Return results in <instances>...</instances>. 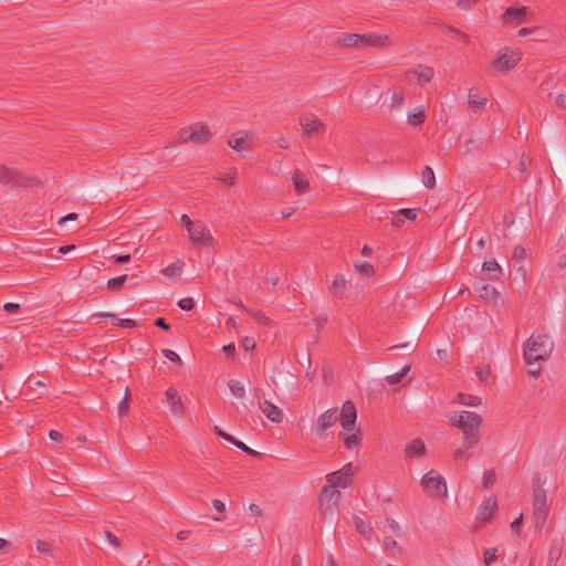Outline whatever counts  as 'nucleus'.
Listing matches in <instances>:
<instances>
[{"instance_id":"nucleus-1","label":"nucleus","mask_w":566,"mask_h":566,"mask_svg":"<svg viewBox=\"0 0 566 566\" xmlns=\"http://www.w3.org/2000/svg\"><path fill=\"white\" fill-rule=\"evenodd\" d=\"M450 421L462 431L463 443L467 449H472L479 443L481 439L479 430L482 424L480 415L472 411H461L460 413H454Z\"/></svg>"},{"instance_id":"nucleus-2","label":"nucleus","mask_w":566,"mask_h":566,"mask_svg":"<svg viewBox=\"0 0 566 566\" xmlns=\"http://www.w3.org/2000/svg\"><path fill=\"white\" fill-rule=\"evenodd\" d=\"M357 411L354 402L347 400L343 403L340 426L343 430L338 437L348 450L356 448L361 441L360 427L356 424Z\"/></svg>"},{"instance_id":"nucleus-3","label":"nucleus","mask_w":566,"mask_h":566,"mask_svg":"<svg viewBox=\"0 0 566 566\" xmlns=\"http://www.w3.org/2000/svg\"><path fill=\"white\" fill-rule=\"evenodd\" d=\"M554 348V343L547 334L533 333L524 344V359L531 365L535 361L546 360Z\"/></svg>"},{"instance_id":"nucleus-4","label":"nucleus","mask_w":566,"mask_h":566,"mask_svg":"<svg viewBox=\"0 0 566 566\" xmlns=\"http://www.w3.org/2000/svg\"><path fill=\"white\" fill-rule=\"evenodd\" d=\"M338 43L344 48L366 49V48H388L391 40L388 35H379L375 33L367 34H343Z\"/></svg>"},{"instance_id":"nucleus-5","label":"nucleus","mask_w":566,"mask_h":566,"mask_svg":"<svg viewBox=\"0 0 566 566\" xmlns=\"http://www.w3.org/2000/svg\"><path fill=\"white\" fill-rule=\"evenodd\" d=\"M176 138L178 143H193L203 145L211 140L212 133L206 124L198 122L188 127L181 128L177 133Z\"/></svg>"},{"instance_id":"nucleus-6","label":"nucleus","mask_w":566,"mask_h":566,"mask_svg":"<svg viewBox=\"0 0 566 566\" xmlns=\"http://www.w3.org/2000/svg\"><path fill=\"white\" fill-rule=\"evenodd\" d=\"M532 509L535 527L543 528L547 521L549 506L546 491L541 485L534 486Z\"/></svg>"},{"instance_id":"nucleus-7","label":"nucleus","mask_w":566,"mask_h":566,"mask_svg":"<svg viewBox=\"0 0 566 566\" xmlns=\"http://www.w3.org/2000/svg\"><path fill=\"white\" fill-rule=\"evenodd\" d=\"M522 60L520 51L503 48L499 51L497 57L492 62V70L494 73L505 74L513 70Z\"/></svg>"},{"instance_id":"nucleus-8","label":"nucleus","mask_w":566,"mask_h":566,"mask_svg":"<svg viewBox=\"0 0 566 566\" xmlns=\"http://www.w3.org/2000/svg\"><path fill=\"white\" fill-rule=\"evenodd\" d=\"M424 492L431 497H447V483L444 478L434 470H430L421 479Z\"/></svg>"},{"instance_id":"nucleus-9","label":"nucleus","mask_w":566,"mask_h":566,"mask_svg":"<svg viewBox=\"0 0 566 566\" xmlns=\"http://www.w3.org/2000/svg\"><path fill=\"white\" fill-rule=\"evenodd\" d=\"M0 184L11 185L12 187H33L39 184L35 178L27 177L14 168L7 167L0 164Z\"/></svg>"},{"instance_id":"nucleus-10","label":"nucleus","mask_w":566,"mask_h":566,"mask_svg":"<svg viewBox=\"0 0 566 566\" xmlns=\"http://www.w3.org/2000/svg\"><path fill=\"white\" fill-rule=\"evenodd\" d=\"M339 496V491L331 484L322 489L319 494V510L323 515L334 514Z\"/></svg>"},{"instance_id":"nucleus-11","label":"nucleus","mask_w":566,"mask_h":566,"mask_svg":"<svg viewBox=\"0 0 566 566\" xmlns=\"http://www.w3.org/2000/svg\"><path fill=\"white\" fill-rule=\"evenodd\" d=\"M343 417V409L338 411L337 408H331L322 413L316 421L315 432L319 438H324L326 431L332 428Z\"/></svg>"},{"instance_id":"nucleus-12","label":"nucleus","mask_w":566,"mask_h":566,"mask_svg":"<svg viewBox=\"0 0 566 566\" xmlns=\"http://www.w3.org/2000/svg\"><path fill=\"white\" fill-rule=\"evenodd\" d=\"M300 125L303 129V134L308 138L323 134L325 130L324 123L313 114H306L301 116Z\"/></svg>"},{"instance_id":"nucleus-13","label":"nucleus","mask_w":566,"mask_h":566,"mask_svg":"<svg viewBox=\"0 0 566 566\" xmlns=\"http://www.w3.org/2000/svg\"><path fill=\"white\" fill-rule=\"evenodd\" d=\"M354 469L352 463L345 464L339 471L326 475L327 482L334 488H346L352 483Z\"/></svg>"},{"instance_id":"nucleus-14","label":"nucleus","mask_w":566,"mask_h":566,"mask_svg":"<svg viewBox=\"0 0 566 566\" xmlns=\"http://www.w3.org/2000/svg\"><path fill=\"white\" fill-rule=\"evenodd\" d=\"M254 397L258 400V406L261 412L272 422L281 423L283 420V412L279 407L266 399H261L260 390H254Z\"/></svg>"},{"instance_id":"nucleus-15","label":"nucleus","mask_w":566,"mask_h":566,"mask_svg":"<svg viewBox=\"0 0 566 566\" xmlns=\"http://www.w3.org/2000/svg\"><path fill=\"white\" fill-rule=\"evenodd\" d=\"M528 9L524 6L509 7L501 15L503 24H522L527 22Z\"/></svg>"},{"instance_id":"nucleus-16","label":"nucleus","mask_w":566,"mask_h":566,"mask_svg":"<svg viewBox=\"0 0 566 566\" xmlns=\"http://www.w3.org/2000/svg\"><path fill=\"white\" fill-rule=\"evenodd\" d=\"M169 410L177 417H182L185 412V405L178 390L174 387H169L165 392Z\"/></svg>"},{"instance_id":"nucleus-17","label":"nucleus","mask_w":566,"mask_h":566,"mask_svg":"<svg viewBox=\"0 0 566 566\" xmlns=\"http://www.w3.org/2000/svg\"><path fill=\"white\" fill-rule=\"evenodd\" d=\"M497 511V500L495 496H490L478 509L476 521L489 522L493 518Z\"/></svg>"},{"instance_id":"nucleus-18","label":"nucleus","mask_w":566,"mask_h":566,"mask_svg":"<svg viewBox=\"0 0 566 566\" xmlns=\"http://www.w3.org/2000/svg\"><path fill=\"white\" fill-rule=\"evenodd\" d=\"M213 431H214L216 434H218L219 437L223 438L224 440L231 442L232 444H234L238 449H240L244 453H247V454H249L251 457H258L259 455V452L252 450L251 448L245 446L243 442H241L240 440L235 439L233 436L224 432L219 427H214Z\"/></svg>"},{"instance_id":"nucleus-19","label":"nucleus","mask_w":566,"mask_h":566,"mask_svg":"<svg viewBox=\"0 0 566 566\" xmlns=\"http://www.w3.org/2000/svg\"><path fill=\"white\" fill-rule=\"evenodd\" d=\"M292 181L296 195H303L310 189V180L301 169H295L292 174Z\"/></svg>"},{"instance_id":"nucleus-20","label":"nucleus","mask_w":566,"mask_h":566,"mask_svg":"<svg viewBox=\"0 0 566 566\" xmlns=\"http://www.w3.org/2000/svg\"><path fill=\"white\" fill-rule=\"evenodd\" d=\"M474 290L479 297L485 302H492L499 297V292L496 289L489 283H476L474 285Z\"/></svg>"},{"instance_id":"nucleus-21","label":"nucleus","mask_w":566,"mask_h":566,"mask_svg":"<svg viewBox=\"0 0 566 566\" xmlns=\"http://www.w3.org/2000/svg\"><path fill=\"white\" fill-rule=\"evenodd\" d=\"M563 546H564L563 538H555L552 541L549 552H548L547 566H557V563L562 557Z\"/></svg>"},{"instance_id":"nucleus-22","label":"nucleus","mask_w":566,"mask_h":566,"mask_svg":"<svg viewBox=\"0 0 566 566\" xmlns=\"http://www.w3.org/2000/svg\"><path fill=\"white\" fill-rule=\"evenodd\" d=\"M187 231L195 243H202L210 238L209 230L201 223H193Z\"/></svg>"},{"instance_id":"nucleus-23","label":"nucleus","mask_w":566,"mask_h":566,"mask_svg":"<svg viewBox=\"0 0 566 566\" xmlns=\"http://www.w3.org/2000/svg\"><path fill=\"white\" fill-rule=\"evenodd\" d=\"M417 218V210L416 209H400L397 212L394 213V217L391 219V224L394 227L400 228L406 220H415Z\"/></svg>"},{"instance_id":"nucleus-24","label":"nucleus","mask_w":566,"mask_h":566,"mask_svg":"<svg viewBox=\"0 0 566 566\" xmlns=\"http://www.w3.org/2000/svg\"><path fill=\"white\" fill-rule=\"evenodd\" d=\"M426 453V446L421 439H415L405 448V455L407 459L415 457H422Z\"/></svg>"},{"instance_id":"nucleus-25","label":"nucleus","mask_w":566,"mask_h":566,"mask_svg":"<svg viewBox=\"0 0 566 566\" xmlns=\"http://www.w3.org/2000/svg\"><path fill=\"white\" fill-rule=\"evenodd\" d=\"M486 150V142L484 139L468 138L464 142L465 154H483Z\"/></svg>"},{"instance_id":"nucleus-26","label":"nucleus","mask_w":566,"mask_h":566,"mask_svg":"<svg viewBox=\"0 0 566 566\" xmlns=\"http://www.w3.org/2000/svg\"><path fill=\"white\" fill-rule=\"evenodd\" d=\"M95 318H113L116 322L114 323L116 326L133 328L136 326V322L129 318H118L115 314L112 313H95L91 316V319Z\"/></svg>"},{"instance_id":"nucleus-27","label":"nucleus","mask_w":566,"mask_h":566,"mask_svg":"<svg viewBox=\"0 0 566 566\" xmlns=\"http://www.w3.org/2000/svg\"><path fill=\"white\" fill-rule=\"evenodd\" d=\"M482 270L488 272L489 279L491 280H497L502 275V269L495 259L484 261Z\"/></svg>"},{"instance_id":"nucleus-28","label":"nucleus","mask_w":566,"mask_h":566,"mask_svg":"<svg viewBox=\"0 0 566 566\" xmlns=\"http://www.w3.org/2000/svg\"><path fill=\"white\" fill-rule=\"evenodd\" d=\"M426 111L423 107H417L412 112L408 113V123L411 126L418 127L421 126L426 120Z\"/></svg>"},{"instance_id":"nucleus-29","label":"nucleus","mask_w":566,"mask_h":566,"mask_svg":"<svg viewBox=\"0 0 566 566\" xmlns=\"http://www.w3.org/2000/svg\"><path fill=\"white\" fill-rule=\"evenodd\" d=\"M412 74L417 76L419 84H427L433 78V70L428 66H419V69L412 71Z\"/></svg>"},{"instance_id":"nucleus-30","label":"nucleus","mask_w":566,"mask_h":566,"mask_svg":"<svg viewBox=\"0 0 566 566\" xmlns=\"http://www.w3.org/2000/svg\"><path fill=\"white\" fill-rule=\"evenodd\" d=\"M384 549L392 557L401 555V547L392 537H385L382 541Z\"/></svg>"},{"instance_id":"nucleus-31","label":"nucleus","mask_w":566,"mask_h":566,"mask_svg":"<svg viewBox=\"0 0 566 566\" xmlns=\"http://www.w3.org/2000/svg\"><path fill=\"white\" fill-rule=\"evenodd\" d=\"M441 30L443 33H446L454 39H459V40L463 41L464 43H470V36L467 33H464L458 29L442 24Z\"/></svg>"},{"instance_id":"nucleus-32","label":"nucleus","mask_w":566,"mask_h":566,"mask_svg":"<svg viewBox=\"0 0 566 566\" xmlns=\"http://www.w3.org/2000/svg\"><path fill=\"white\" fill-rule=\"evenodd\" d=\"M488 99L479 96L474 93V90H470L468 104L472 109H481L486 105Z\"/></svg>"},{"instance_id":"nucleus-33","label":"nucleus","mask_w":566,"mask_h":566,"mask_svg":"<svg viewBox=\"0 0 566 566\" xmlns=\"http://www.w3.org/2000/svg\"><path fill=\"white\" fill-rule=\"evenodd\" d=\"M241 136L239 137H235V138H230L228 140V145L235 151H241L242 149L245 148L247 146V138H248V134L245 132H240L239 133Z\"/></svg>"},{"instance_id":"nucleus-34","label":"nucleus","mask_w":566,"mask_h":566,"mask_svg":"<svg viewBox=\"0 0 566 566\" xmlns=\"http://www.w3.org/2000/svg\"><path fill=\"white\" fill-rule=\"evenodd\" d=\"M345 286H346V280H345L344 275L337 274V275H335L334 281L331 285V291L334 295L342 296Z\"/></svg>"},{"instance_id":"nucleus-35","label":"nucleus","mask_w":566,"mask_h":566,"mask_svg":"<svg viewBox=\"0 0 566 566\" xmlns=\"http://www.w3.org/2000/svg\"><path fill=\"white\" fill-rule=\"evenodd\" d=\"M409 370H410V365H407L399 373L387 376L385 378V380L388 385H391V386L399 385L403 381V378L407 376Z\"/></svg>"},{"instance_id":"nucleus-36","label":"nucleus","mask_w":566,"mask_h":566,"mask_svg":"<svg viewBox=\"0 0 566 566\" xmlns=\"http://www.w3.org/2000/svg\"><path fill=\"white\" fill-rule=\"evenodd\" d=\"M228 387H229L230 391L232 392V395L235 396L237 398L244 397L245 388L241 381H239L237 379H231L228 381Z\"/></svg>"},{"instance_id":"nucleus-37","label":"nucleus","mask_w":566,"mask_h":566,"mask_svg":"<svg viewBox=\"0 0 566 566\" xmlns=\"http://www.w3.org/2000/svg\"><path fill=\"white\" fill-rule=\"evenodd\" d=\"M421 175H422V184L429 189L433 188L436 185V178H434V172H433L432 168L429 166H424Z\"/></svg>"},{"instance_id":"nucleus-38","label":"nucleus","mask_w":566,"mask_h":566,"mask_svg":"<svg viewBox=\"0 0 566 566\" xmlns=\"http://www.w3.org/2000/svg\"><path fill=\"white\" fill-rule=\"evenodd\" d=\"M128 276L126 274L109 279L107 281V289L113 292H117L122 290L124 283L127 281Z\"/></svg>"},{"instance_id":"nucleus-39","label":"nucleus","mask_w":566,"mask_h":566,"mask_svg":"<svg viewBox=\"0 0 566 566\" xmlns=\"http://www.w3.org/2000/svg\"><path fill=\"white\" fill-rule=\"evenodd\" d=\"M354 524L356 530L364 536H369L373 532L371 527L366 525L365 522L358 516L354 517Z\"/></svg>"},{"instance_id":"nucleus-40","label":"nucleus","mask_w":566,"mask_h":566,"mask_svg":"<svg viewBox=\"0 0 566 566\" xmlns=\"http://www.w3.org/2000/svg\"><path fill=\"white\" fill-rule=\"evenodd\" d=\"M184 263L180 261H177L175 263L169 264L167 268H165L164 273L167 276H174L179 275L181 273Z\"/></svg>"},{"instance_id":"nucleus-41","label":"nucleus","mask_w":566,"mask_h":566,"mask_svg":"<svg viewBox=\"0 0 566 566\" xmlns=\"http://www.w3.org/2000/svg\"><path fill=\"white\" fill-rule=\"evenodd\" d=\"M495 480H496V474H495L494 470L485 471L483 474V480H482L483 489L484 490L490 489L495 483Z\"/></svg>"},{"instance_id":"nucleus-42","label":"nucleus","mask_w":566,"mask_h":566,"mask_svg":"<svg viewBox=\"0 0 566 566\" xmlns=\"http://www.w3.org/2000/svg\"><path fill=\"white\" fill-rule=\"evenodd\" d=\"M355 269L363 276H370L374 273V266L368 262L355 264Z\"/></svg>"},{"instance_id":"nucleus-43","label":"nucleus","mask_w":566,"mask_h":566,"mask_svg":"<svg viewBox=\"0 0 566 566\" xmlns=\"http://www.w3.org/2000/svg\"><path fill=\"white\" fill-rule=\"evenodd\" d=\"M459 402L467 406H478L480 398L472 395L459 394Z\"/></svg>"},{"instance_id":"nucleus-44","label":"nucleus","mask_w":566,"mask_h":566,"mask_svg":"<svg viewBox=\"0 0 566 566\" xmlns=\"http://www.w3.org/2000/svg\"><path fill=\"white\" fill-rule=\"evenodd\" d=\"M104 537L108 542V544L114 548L118 549L120 547V539L113 534L111 531H104Z\"/></svg>"},{"instance_id":"nucleus-45","label":"nucleus","mask_w":566,"mask_h":566,"mask_svg":"<svg viewBox=\"0 0 566 566\" xmlns=\"http://www.w3.org/2000/svg\"><path fill=\"white\" fill-rule=\"evenodd\" d=\"M496 548H488L483 553V562L486 566L492 565L496 559Z\"/></svg>"},{"instance_id":"nucleus-46","label":"nucleus","mask_w":566,"mask_h":566,"mask_svg":"<svg viewBox=\"0 0 566 566\" xmlns=\"http://www.w3.org/2000/svg\"><path fill=\"white\" fill-rule=\"evenodd\" d=\"M129 409V391L126 389L124 399L118 403L119 416H125Z\"/></svg>"},{"instance_id":"nucleus-47","label":"nucleus","mask_w":566,"mask_h":566,"mask_svg":"<svg viewBox=\"0 0 566 566\" xmlns=\"http://www.w3.org/2000/svg\"><path fill=\"white\" fill-rule=\"evenodd\" d=\"M417 345H418L417 342H407V343L394 345V346L389 347V349L392 350V349L403 348L408 353H413L417 348Z\"/></svg>"},{"instance_id":"nucleus-48","label":"nucleus","mask_w":566,"mask_h":566,"mask_svg":"<svg viewBox=\"0 0 566 566\" xmlns=\"http://www.w3.org/2000/svg\"><path fill=\"white\" fill-rule=\"evenodd\" d=\"M178 306L182 311H191L195 307V301L192 297H184L178 302Z\"/></svg>"},{"instance_id":"nucleus-49","label":"nucleus","mask_w":566,"mask_h":566,"mask_svg":"<svg viewBox=\"0 0 566 566\" xmlns=\"http://www.w3.org/2000/svg\"><path fill=\"white\" fill-rule=\"evenodd\" d=\"M386 523L391 533H394L397 536H400L402 534L400 525L394 518L387 517Z\"/></svg>"},{"instance_id":"nucleus-50","label":"nucleus","mask_w":566,"mask_h":566,"mask_svg":"<svg viewBox=\"0 0 566 566\" xmlns=\"http://www.w3.org/2000/svg\"><path fill=\"white\" fill-rule=\"evenodd\" d=\"M161 353L170 361L177 363V364H181V359H180L179 355L176 352H174L171 349L165 348V349L161 350Z\"/></svg>"},{"instance_id":"nucleus-51","label":"nucleus","mask_w":566,"mask_h":566,"mask_svg":"<svg viewBox=\"0 0 566 566\" xmlns=\"http://www.w3.org/2000/svg\"><path fill=\"white\" fill-rule=\"evenodd\" d=\"M475 375L479 377V379L483 382H485L490 376V368L489 367H475Z\"/></svg>"},{"instance_id":"nucleus-52","label":"nucleus","mask_w":566,"mask_h":566,"mask_svg":"<svg viewBox=\"0 0 566 566\" xmlns=\"http://www.w3.org/2000/svg\"><path fill=\"white\" fill-rule=\"evenodd\" d=\"M512 258L517 261H522L526 258V251L523 247L517 245L514 248Z\"/></svg>"},{"instance_id":"nucleus-53","label":"nucleus","mask_w":566,"mask_h":566,"mask_svg":"<svg viewBox=\"0 0 566 566\" xmlns=\"http://www.w3.org/2000/svg\"><path fill=\"white\" fill-rule=\"evenodd\" d=\"M468 450L469 449H467V448L465 449H461V448L457 449L454 451V454H453L454 460H457V461H459V460H465V461L469 460L471 454L468 452Z\"/></svg>"},{"instance_id":"nucleus-54","label":"nucleus","mask_w":566,"mask_h":566,"mask_svg":"<svg viewBox=\"0 0 566 566\" xmlns=\"http://www.w3.org/2000/svg\"><path fill=\"white\" fill-rule=\"evenodd\" d=\"M402 103H403L402 93L395 92L391 96V107L398 108L402 105Z\"/></svg>"},{"instance_id":"nucleus-55","label":"nucleus","mask_w":566,"mask_h":566,"mask_svg":"<svg viewBox=\"0 0 566 566\" xmlns=\"http://www.w3.org/2000/svg\"><path fill=\"white\" fill-rule=\"evenodd\" d=\"M3 310L7 312V313H10V314H15L20 311V304L18 303H11V302H8L3 305Z\"/></svg>"},{"instance_id":"nucleus-56","label":"nucleus","mask_w":566,"mask_h":566,"mask_svg":"<svg viewBox=\"0 0 566 566\" xmlns=\"http://www.w3.org/2000/svg\"><path fill=\"white\" fill-rule=\"evenodd\" d=\"M523 525V515L511 523V528L514 533L518 534Z\"/></svg>"},{"instance_id":"nucleus-57","label":"nucleus","mask_w":566,"mask_h":566,"mask_svg":"<svg viewBox=\"0 0 566 566\" xmlns=\"http://www.w3.org/2000/svg\"><path fill=\"white\" fill-rule=\"evenodd\" d=\"M242 345L245 350H251L255 347V342L253 338L244 337L242 340Z\"/></svg>"},{"instance_id":"nucleus-58","label":"nucleus","mask_w":566,"mask_h":566,"mask_svg":"<svg viewBox=\"0 0 566 566\" xmlns=\"http://www.w3.org/2000/svg\"><path fill=\"white\" fill-rule=\"evenodd\" d=\"M222 350L227 356L233 357L235 355V346L233 343L224 345L222 347Z\"/></svg>"},{"instance_id":"nucleus-59","label":"nucleus","mask_w":566,"mask_h":566,"mask_svg":"<svg viewBox=\"0 0 566 566\" xmlns=\"http://www.w3.org/2000/svg\"><path fill=\"white\" fill-rule=\"evenodd\" d=\"M479 0H458V7L461 9H468L475 4Z\"/></svg>"},{"instance_id":"nucleus-60","label":"nucleus","mask_w":566,"mask_h":566,"mask_svg":"<svg viewBox=\"0 0 566 566\" xmlns=\"http://www.w3.org/2000/svg\"><path fill=\"white\" fill-rule=\"evenodd\" d=\"M154 324H155V326L160 327V328H163V329H165V331H169V329H170V325H169V324L166 322V319H165V318H163V317H158V318L155 321V323H154Z\"/></svg>"},{"instance_id":"nucleus-61","label":"nucleus","mask_w":566,"mask_h":566,"mask_svg":"<svg viewBox=\"0 0 566 566\" xmlns=\"http://www.w3.org/2000/svg\"><path fill=\"white\" fill-rule=\"evenodd\" d=\"M36 549L42 553H48V552H50V544L46 542H43V541H38Z\"/></svg>"},{"instance_id":"nucleus-62","label":"nucleus","mask_w":566,"mask_h":566,"mask_svg":"<svg viewBox=\"0 0 566 566\" xmlns=\"http://www.w3.org/2000/svg\"><path fill=\"white\" fill-rule=\"evenodd\" d=\"M250 314H251V315H253V317H254L258 322H260V323H262V324H266V323H268V317H266V316H265L261 311L255 312V313L250 312Z\"/></svg>"},{"instance_id":"nucleus-63","label":"nucleus","mask_w":566,"mask_h":566,"mask_svg":"<svg viewBox=\"0 0 566 566\" xmlns=\"http://www.w3.org/2000/svg\"><path fill=\"white\" fill-rule=\"evenodd\" d=\"M223 182L233 186L235 182V174H227L220 178Z\"/></svg>"},{"instance_id":"nucleus-64","label":"nucleus","mask_w":566,"mask_h":566,"mask_svg":"<svg viewBox=\"0 0 566 566\" xmlns=\"http://www.w3.org/2000/svg\"><path fill=\"white\" fill-rule=\"evenodd\" d=\"M556 105L566 108V93H562L556 97Z\"/></svg>"}]
</instances>
